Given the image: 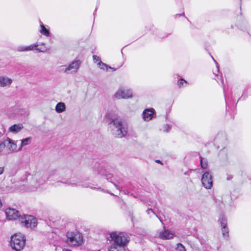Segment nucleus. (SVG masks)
Masks as SVG:
<instances>
[{
	"label": "nucleus",
	"instance_id": "obj_1",
	"mask_svg": "<svg viewBox=\"0 0 251 251\" xmlns=\"http://www.w3.org/2000/svg\"><path fill=\"white\" fill-rule=\"evenodd\" d=\"M109 128L111 134L115 137L122 138L127 133V126L118 118H112L109 123Z\"/></svg>",
	"mask_w": 251,
	"mask_h": 251
},
{
	"label": "nucleus",
	"instance_id": "obj_2",
	"mask_svg": "<svg viewBox=\"0 0 251 251\" xmlns=\"http://www.w3.org/2000/svg\"><path fill=\"white\" fill-rule=\"evenodd\" d=\"M59 173L55 170H51L42 176L37 175L33 178L32 183H35V184L34 188L32 189L34 190L37 189L40 185L44 184L46 180L59 182Z\"/></svg>",
	"mask_w": 251,
	"mask_h": 251
},
{
	"label": "nucleus",
	"instance_id": "obj_3",
	"mask_svg": "<svg viewBox=\"0 0 251 251\" xmlns=\"http://www.w3.org/2000/svg\"><path fill=\"white\" fill-rule=\"evenodd\" d=\"M26 238L24 234L17 233L11 237L10 245L11 248L15 251H22L25 246Z\"/></svg>",
	"mask_w": 251,
	"mask_h": 251
},
{
	"label": "nucleus",
	"instance_id": "obj_4",
	"mask_svg": "<svg viewBox=\"0 0 251 251\" xmlns=\"http://www.w3.org/2000/svg\"><path fill=\"white\" fill-rule=\"evenodd\" d=\"M110 237L115 245L126 247L129 242V237L124 232L113 231L110 233Z\"/></svg>",
	"mask_w": 251,
	"mask_h": 251
},
{
	"label": "nucleus",
	"instance_id": "obj_5",
	"mask_svg": "<svg viewBox=\"0 0 251 251\" xmlns=\"http://www.w3.org/2000/svg\"><path fill=\"white\" fill-rule=\"evenodd\" d=\"M67 243L71 246H78L83 243V237L78 233L68 232L66 234Z\"/></svg>",
	"mask_w": 251,
	"mask_h": 251
},
{
	"label": "nucleus",
	"instance_id": "obj_6",
	"mask_svg": "<svg viewBox=\"0 0 251 251\" xmlns=\"http://www.w3.org/2000/svg\"><path fill=\"white\" fill-rule=\"evenodd\" d=\"M80 61L79 60L72 62L68 65H61L58 67L59 72L65 73L68 74L75 73L78 70Z\"/></svg>",
	"mask_w": 251,
	"mask_h": 251
},
{
	"label": "nucleus",
	"instance_id": "obj_7",
	"mask_svg": "<svg viewBox=\"0 0 251 251\" xmlns=\"http://www.w3.org/2000/svg\"><path fill=\"white\" fill-rule=\"evenodd\" d=\"M19 221L22 226L26 227H34L37 225V220L33 216L24 215L19 218Z\"/></svg>",
	"mask_w": 251,
	"mask_h": 251
},
{
	"label": "nucleus",
	"instance_id": "obj_8",
	"mask_svg": "<svg viewBox=\"0 0 251 251\" xmlns=\"http://www.w3.org/2000/svg\"><path fill=\"white\" fill-rule=\"evenodd\" d=\"M132 96V92L129 89L121 88L119 89L115 94V97L118 99H128L131 98Z\"/></svg>",
	"mask_w": 251,
	"mask_h": 251
},
{
	"label": "nucleus",
	"instance_id": "obj_9",
	"mask_svg": "<svg viewBox=\"0 0 251 251\" xmlns=\"http://www.w3.org/2000/svg\"><path fill=\"white\" fill-rule=\"evenodd\" d=\"M201 182L203 186L208 189L212 188L213 185L212 176L209 172L203 173L201 177Z\"/></svg>",
	"mask_w": 251,
	"mask_h": 251
},
{
	"label": "nucleus",
	"instance_id": "obj_10",
	"mask_svg": "<svg viewBox=\"0 0 251 251\" xmlns=\"http://www.w3.org/2000/svg\"><path fill=\"white\" fill-rule=\"evenodd\" d=\"M62 183L75 186H82L84 187H89L86 183H84L82 181L80 180L79 178L75 177H71V178L68 179L66 181L62 182Z\"/></svg>",
	"mask_w": 251,
	"mask_h": 251
},
{
	"label": "nucleus",
	"instance_id": "obj_11",
	"mask_svg": "<svg viewBox=\"0 0 251 251\" xmlns=\"http://www.w3.org/2000/svg\"><path fill=\"white\" fill-rule=\"evenodd\" d=\"M6 217L9 220H15L21 217L18 210L14 208H8L5 210Z\"/></svg>",
	"mask_w": 251,
	"mask_h": 251
},
{
	"label": "nucleus",
	"instance_id": "obj_12",
	"mask_svg": "<svg viewBox=\"0 0 251 251\" xmlns=\"http://www.w3.org/2000/svg\"><path fill=\"white\" fill-rule=\"evenodd\" d=\"M174 236V233L169 229H164L163 231L159 233L158 237L163 240L172 239Z\"/></svg>",
	"mask_w": 251,
	"mask_h": 251
},
{
	"label": "nucleus",
	"instance_id": "obj_13",
	"mask_svg": "<svg viewBox=\"0 0 251 251\" xmlns=\"http://www.w3.org/2000/svg\"><path fill=\"white\" fill-rule=\"evenodd\" d=\"M221 226L222 227V232L224 237L227 238L228 237V229L226 227L227 220L226 218L222 217L220 219Z\"/></svg>",
	"mask_w": 251,
	"mask_h": 251
},
{
	"label": "nucleus",
	"instance_id": "obj_14",
	"mask_svg": "<svg viewBox=\"0 0 251 251\" xmlns=\"http://www.w3.org/2000/svg\"><path fill=\"white\" fill-rule=\"evenodd\" d=\"M12 79L6 76H0V87H5L12 83Z\"/></svg>",
	"mask_w": 251,
	"mask_h": 251
},
{
	"label": "nucleus",
	"instance_id": "obj_15",
	"mask_svg": "<svg viewBox=\"0 0 251 251\" xmlns=\"http://www.w3.org/2000/svg\"><path fill=\"white\" fill-rule=\"evenodd\" d=\"M154 110L153 108L145 109L143 113V119L146 121L151 120L152 118V115L154 114Z\"/></svg>",
	"mask_w": 251,
	"mask_h": 251
},
{
	"label": "nucleus",
	"instance_id": "obj_16",
	"mask_svg": "<svg viewBox=\"0 0 251 251\" xmlns=\"http://www.w3.org/2000/svg\"><path fill=\"white\" fill-rule=\"evenodd\" d=\"M22 124H14L9 128V131L13 133H17L23 128Z\"/></svg>",
	"mask_w": 251,
	"mask_h": 251
},
{
	"label": "nucleus",
	"instance_id": "obj_17",
	"mask_svg": "<svg viewBox=\"0 0 251 251\" xmlns=\"http://www.w3.org/2000/svg\"><path fill=\"white\" fill-rule=\"evenodd\" d=\"M125 247L121 245H116L113 243L109 247L108 251H126Z\"/></svg>",
	"mask_w": 251,
	"mask_h": 251
},
{
	"label": "nucleus",
	"instance_id": "obj_18",
	"mask_svg": "<svg viewBox=\"0 0 251 251\" xmlns=\"http://www.w3.org/2000/svg\"><path fill=\"white\" fill-rule=\"evenodd\" d=\"M55 111L58 113H62L65 111L66 105L64 102H59L57 103L55 108Z\"/></svg>",
	"mask_w": 251,
	"mask_h": 251
},
{
	"label": "nucleus",
	"instance_id": "obj_19",
	"mask_svg": "<svg viewBox=\"0 0 251 251\" xmlns=\"http://www.w3.org/2000/svg\"><path fill=\"white\" fill-rule=\"evenodd\" d=\"M7 141H8L7 147L9 149L12 151H17V146L16 144L14 143L11 139L8 138Z\"/></svg>",
	"mask_w": 251,
	"mask_h": 251
},
{
	"label": "nucleus",
	"instance_id": "obj_20",
	"mask_svg": "<svg viewBox=\"0 0 251 251\" xmlns=\"http://www.w3.org/2000/svg\"><path fill=\"white\" fill-rule=\"evenodd\" d=\"M31 142V138L30 137L23 139L21 140V146L19 147L18 151L21 150L23 146L29 145Z\"/></svg>",
	"mask_w": 251,
	"mask_h": 251
},
{
	"label": "nucleus",
	"instance_id": "obj_21",
	"mask_svg": "<svg viewBox=\"0 0 251 251\" xmlns=\"http://www.w3.org/2000/svg\"><path fill=\"white\" fill-rule=\"evenodd\" d=\"M40 23L41 29L40 30V32L42 34L46 36H49L50 34L49 30L45 27V26L43 25L41 22H40Z\"/></svg>",
	"mask_w": 251,
	"mask_h": 251
},
{
	"label": "nucleus",
	"instance_id": "obj_22",
	"mask_svg": "<svg viewBox=\"0 0 251 251\" xmlns=\"http://www.w3.org/2000/svg\"><path fill=\"white\" fill-rule=\"evenodd\" d=\"M38 46V44L37 43L31 45L29 46H26L27 51L32 50L34 49L38 50V49L37 48Z\"/></svg>",
	"mask_w": 251,
	"mask_h": 251
},
{
	"label": "nucleus",
	"instance_id": "obj_23",
	"mask_svg": "<svg viewBox=\"0 0 251 251\" xmlns=\"http://www.w3.org/2000/svg\"><path fill=\"white\" fill-rule=\"evenodd\" d=\"M98 66H99V67L101 69H103L104 70L105 68L106 69V70H107V69L109 68H110V69H112L111 67H109L108 66V65H107L106 64H105V63L102 62L101 61L100 62V63H98Z\"/></svg>",
	"mask_w": 251,
	"mask_h": 251
},
{
	"label": "nucleus",
	"instance_id": "obj_24",
	"mask_svg": "<svg viewBox=\"0 0 251 251\" xmlns=\"http://www.w3.org/2000/svg\"><path fill=\"white\" fill-rule=\"evenodd\" d=\"M201 166L202 168L205 169L207 167V162L206 160L200 157Z\"/></svg>",
	"mask_w": 251,
	"mask_h": 251
},
{
	"label": "nucleus",
	"instance_id": "obj_25",
	"mask_svg": "<svg viewBox=\"0 0 251 251\" xmlns=\"http://www.w3.org/2000/svg\"><path fill=\"white\" fill-rule=\"evenodd\" d=\"M176 250L177 251H186L185 248L181 243H178L176 244Z\"/></svg>",
	"mask_w": 251,
	"mask_h": 251
},
{
	"label": "nucleus",
	"instance_id": "obj_26",
	"mask_svg": "<svg viewBox=\"0 0 251 251\" xmlns=\"http://www.w3.org/2000/svg\"><path fill=\"white\" fill-rule=\"evenodd\" d=\"M178 85L179 87H181L182 86H184V84H185V85H187V82L186 81H185L184 79H180L178 81Z\"/></svg>",
	"mask_w": 251,
	"mask_h": 251
},
{
	"label": "nucleus",
	"instance_id": "obj_27",
	"mask_svg": "<svg viewBox=\"0 0 251 251\" xmlns=\"http://www.w3.org/2000/svg\"><path fill=\"white\" fill-rule=\"evenodd\" d=\"M18 51H27L26 46H21L17 48Z\"/></svg>",
	"mask_w": 251,
	"mask_h": 251
},
{
	"label": "nucleus",
	"instance_id": "obj_28",
	"mask_svg": "<svg viewBox=\"0 0 251 251\" xmlns=\"http://www.w3.org/2000/svg\"><path fill=\"white\" fill-rule=\"evenodd\" d=\"M93 61L95 63H97L98 62V63H100V62H101V60H100V58L97 55H94L93 56Z\"/></svg>",
	"mask_w": 251,
	"mask_h": 251
},
{
	"label": "nucleus",
	"instance_id": "obj_29",
	"mask_svg": "<svg viewBox=\"0 0 251 251\" xmlns=\"http://www.w3.org/2000/svg\"><path fill=\"white\" fill-rule=\"evenodd\" d=\"M171 129V126L168 125H165L163 127V130L164 132H168Z\"/></svg>",
	"mask_w": 251,
	"mask_h": 251
},
{
	"label": "nucleus",
	"instance_id": "obj_30",
	"mask_svg": "<svg viewBox=\"0 0 251 251\" xmlns=\"http://www.w3.org/2000/svg\"><path fill=\"white\" fill-rule=\"evenodd\" d=\"M5 147V144L0 141V151H1Z\"/></svg>",
	"mask_w": 251,
	"mask_h": 251
},
{
	"label": "nucleus",
	"instance_id": "obj_31",
	"mask_svg": "<svg viewBox=\"0 0 251 251\" xmlns=\"http://www.w3.org/2000/svg\"><path fill=\"white\" fill-rule=\"evenodd\" d=\"M147 213L148 214H150L151 213H153V214H155V213L153 212L152 209L151 208H149L147 210Z\"/></svg>",
	"mask_w": 251,
	"mask_h": 251
},
{
	"label": "nucleus",
	"instance_id": "obj_32",
	"mask_svg": "<svg viewBox=\"0 0 251 251\" xmlns=\"http://www.w3.org/2000/svg\"><path fill=\"white\" fill-rule=\"evenodd\" d=\"M4 171V168L3 167H0V175H1Z\"/></svg>",
	"mask_w": 251,
	"mask_h": 251
},
{
	"label": "nucleus",
	"instance_id": "obj_33",
	"mask_svg": "<svg viewBox=\"0 0 251 251\" xmlns=\"http://www.w3.org/2000/svg\"><path fill=\"white\" fill-rule=\"evenodd\" d=\"M111 175L110 174H109L108 175L106 176V179H107L108 180H109L111 178Z\"/></svg>",
	"mask_w": 251,
	"mask_h": 251
},
{
	"label": "nucleus",
	"instance_id": "obj_34",
	"mask_svg": "<svg viewBox=\"0 0 251 251\" xmlns=\"http://www.w3.org/2000/svg\"><path fill=\"white\" fill-rule=\"evenodd\" d=\"M63 251H71V250H70L68 249H64L63 250Z\"/></svg>",
	"mask_w": 251,
	"mask_h": 251
},
{
	"label": "nucleus",
	"instance_id": "obj_35",
	"mask_svg": "<svg viewBox=\"0 0 251 251\" xmlns=\"http://www.w3.org/2000/svg\"><path fill=\"white\" fill-rule=\"evenodd\" d=\"M156 162H158V163H160V160H156Z\"/></svg>",
	"mask_w": 251,
	"mask_h": 251
},
{
	"label": "nucleus",
	"instance_id": "obj_36",
	"mask_svg": "<svg viewBox=\"0 0 251 251\" xmlns=\"http://www.w3.org/2000/svg\"><path fill=\"white\" fill-rule=\"evenodd\" d=\"M216 63L217 68V69H218V63Z\"/></svg>",
	"mask_w": 251,
	"mask_h": 251
}]
</instances>
